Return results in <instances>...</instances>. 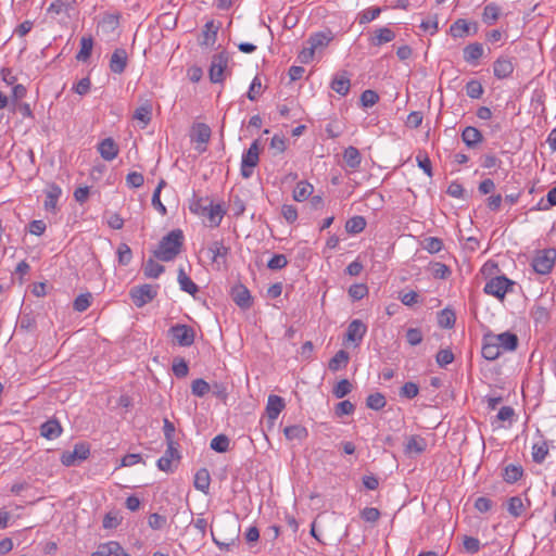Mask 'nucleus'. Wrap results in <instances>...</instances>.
<instances>
[{
  "instance_id": "1",
  "label": "nucleus",
  "mask_w": 556,
  "mask_h": 556,
  "mask_svg": "<svg viewBox=\"0 0 556 556\" xmlns=\"http://www.w3.org/2000/svg\"><path fill=\"white\" fill-rule=\"evenodd\" d=\"M182 244V230L174 229L161 239L157 248L153 251V256L162 262H170L180 253Z\"/></svg>"
},
{
  "instance_id": "2",
  "label": "nucleus",
  "mask_w": 556,
  "mask_h": 556,
  "mask_svg": "<svg viewBox=\"0 0 556 556\" xmlns=\"http://www.w3.org/2000/svg\"><path fill=\"white\" fill-rule=\"evenodd\" d=\"M556 260V250L555 249H544L539 251L536 255L532 260V267L535 273L540 275L549 274L555 265Z\"/></svg>"
},
{
  "instance_id": "3",
  "label": "nucleus",
  "mask_w": 556,
  "mask_h": 556,
  "mask_svg": "<svg viewBox=\"0 0 556 556\" xmlns=\"http://www.w3.org/2000/svg\"><path fill=\"white\" fill-rule=\"evenodd\" d=\"M157 289L159 285L153 286L144 283L131 288L129 295L137 307H142L155 299L157 295Z\"/></svg>"
},
{
  "instance_id": "4",
  "label": "nucleus",
  "mask_w": 556,
  "mask_h": 556,
  "mask_svg": "<svg viewBox=\"0 0 556 556\" xmlns=\"http://www.w3.org/2000/svg\"><path fill=\"white\" fill-rule=\"evenodd\" d=\"M260 149L258 141L254 140L250 148L243 153L241 161V176L243 178H250L253 174V168L258 164L260 161Z\"/></svg>"
},
{
  "instance_id": "5",
  "label": "nucleus",
  "mask_w": 556,
  "mask_h": 556,
  "mask_svg": "<svg viewBox=\"0 0 556 556\" xmlns=\"http://www.w3.org/2000/svg\"><path fill=\"white\" fill-rule=\"evenodd\" d=\"M90 455L89 444L80 442L75 444L73 451H66L61 456V463L66 466H76L83 460H86Z\"/></svg>"
},
{
  "instance_id": "6",
  "label": "nucleus",
  "mask_w": 556,
  "mask_h": 556,
  "mask_svg": "<svg viewBox=\"0 0 556 556\" xmlns=\"http://www.w3.org/2000/svg\"><path fill=\"white\" fill-rule=\"evenodd\" d=\"M173 341L179 346H190L194 342L195 331L191 326L177 324L169 328Z\"/></svg>"
},
{
  "instance_id": "7",
  "label": "nucleus",
  "mask_w": 556,
  "mask_h": 556,
  "mask_svg": "<svg viewBox=\"0 0 556 556\" xmlns=\"http://www.w3.org/2000/svg\"><path fill=\"white\" fill-rule=\"evenodd\" d=\"M513 285L514 282L506 278L505 276H497L490 279L485 283L483 291L486 294L503 300L505 298V294L508 292L509 287H511Z\"/></svg>"
},
{
  "instance_id": "8",
  "label": "nucleus",
  "mask_w": 556,
  "mask_h": 556,
  "mask_svg": "<svg viewBox=\"0 0 556 556\" xmlns=\"http://www.w3.org/2000/svg\"><path fill=\"white\" fill-rule=\"evenodd\" d=\"M228 61L229 58L226 52H219L213 55L208 70V75L212 83L217 84L224 80V72L227 68Z\"/></svg>"
},
{
  "instance_id": "9",
  "label": "nucleus",
  "mask_w": 556,
  "mask_h": 556,
  "mask_svg": "<svg viewBox=\"0 0 556 556\" xmlns=\"http://www.w3.org/2000/svg\"><path fill=\"white\" fill-rule=\"evenodd\" d=\"M489 338L491 342L496 343L502 352L516 351L519 344L517 334L510 331H505L498 334L489 332Z\"/></svg>"
},
{
  "instance_id": "10",
  "label": "nucleus",
  "mask_w": 556,
  "mask_h": 556,
  "mask_svg": "<svg viewBox=\"0 0 556 556\" xmlns=\"http://www.w3.org/2000/svg\"><path fill=\"white\" fill-rule=\"evenodd\" d=\"M212 130L208 125L204 123H198L192 126L191 140L197 142L199 146L197 149L200 152L205 151V144L210 141Z\"/></svg>"
},
{
  "instance_id": "11",
  "label": "nucleus",
  "mask_w": 556,
  "mask_h": 556,
  "mask_svg": "<svg viewBox=\"0 0 556 556\" xmlns=\"http://www.w3.org/2000/svg\"><path fill=\"white\" fill-rule=\"evenodd\" d=\"M231 296L233 302L243 309H248L252 306L253 301L249 289L243 285H237L231 290Z\"/></svg>"
},
{
  "instance_id": "12",
  "label": "nucleus",
  "mask_w": 556,
  "mask_h": 556,
  "mask_svg": "<svg viewBox=\"0 0 556 556\" xmlns=\"http://www.w3.org/2000/svg\"><path fill=\"white\" fill-rule=\"evenodd\" d=\"M90 556H130L123 546L116 541L102 543L98 546L97 551Z\"/></svg>"
},
{
  "instance_id": "13",
  "label": "nucleus",
  "mask_w": 556,
  "mask_h": 556,
  "mask_svg": "<svg viewBox=\"0 0 556 556\" xmlns=\"http://www.w3.org/2000/svg\"><path fill=\"white\" fill-rule=\"evenodd\" d=\"M366 325L359 319H354L348 326L345 339L358 345L366 334Z\"/></svg>"
},
{
  "instance_id": "14",
  "label": "nucleus",
  "mask_w": 556,
  "mask_h": 556,
  "mask_svg": "<svg viewBox=\"0 0 556 556\" xmlns=\"http://www.w3.org/2000/svg\"><path fill=\"white\" fill-rule=\"evenodd\" d=\"M128 55L125 49H115L110 59V70L114 74H122L126 70Z\"/></svg>"
},
{
  "instance_id": "15",
  "label": "nucleus",
  "mask_w": 556,
  "mask_h": 556,
  "mask_svg": "<svg viewBox=\"0 0 556 556\" xmlns=\"http://www.w3.org/2000/svg\"><path fill=\"white\" fill-rule=\"evenodd\" d=\"M180 458L176 445L167 444V448L162 457L157 460V467L162 471L169 472L173 470V462Z\"/></svg>"
},
{
  "instance_id": "16",
  "label": "nucleus",
  "mask_w": 556,
  "mask_h": 556,
  "mask_svg": "<svg viewBox=\"0 0 556 556\" xmlns=\"http://www.w3.org/2000/svg\"><path fill=\"white\" fill-rule=\"evenodd\" d=\"M514 72V64L510 58L500 56L493 64L494 76L498 79L507 78Z\"/></svg>"
},
{
  "instance_id": "17",
  "label": "nucleus",
  "mask_w": 556,
  "mask_h": 556,
  "mask_svg": "<svg viewBox=\"0 0 556 556\" xmlns=\"http://www.w3.org/2000/svg\"><path fill=\"white\" fill-rule=\"evenodd\" d=\"M285 400L279 395H269L266 405V414L269 420L275 421L285 408Z\"/></svg>"
},
{
  "instance_id": "18",
  "label": "nucleus",
  "mask_w": 556,
  "mask_h": 556,
  "mask_svg": "<svg viewBox=\"0 0 556 556\" xmlns=\"http://www.w3.org/2000/svg\"><path fill=\"white\" fill-rule=\"evenodd\" d=\"M98 151L103 160L113 161L119 149L112 138H105L98 144Z\"/></svg>"
},
{
  "instance_id": "19",
  "label": "nucleus",
  "mask_w": 556,
  "mask_h": 556,
  "mask_svg": "<svg viewBox=\"0 0 556 556\" xmlns=\"http://www.w3.org/2000/svg\"><path fill=\"white\" fill-rule=\"evenodd\" d=\"M395 38V33L389 27H381L375 30L369 38V43L374 47L391 42Z\"/></svg>"
},
{
  "instance_id": "20",
  "label": "nucleus",
  "mask_w": 556,
  "mask_h": 556,
  "mask_svg": "<svg viewBox=\"0 0 556 556\" xmlns=\"http://www.w3.org/2000/svg\"><path fill=\"white\" fill-rule=\"evenodd\" d=\"M62 194V189L56 184H50L46 190L45 208L49 212H55L56 203Z\"/></svg>"
},
{
  "instance_id": "21",
  "label": "nucleus",
  "mask_w": 556,
  "mask_h": 556,
  "mask_svg": "<svg viewBox=\"0 0 556 556\" xmlns=\"http://www.w3.org/2000/svg\"><path fill=\"white\" fill-rule=\"evenodd\" d=\"M462 139L468 148H475L483 140V136L479 129L467 126L462 132Z\"/></svg>"
},
{
  "instance_id": "22",
  "label": "nucleus",
  "mask_w": 556,
  "mask_h": 556,
  "mask_svg": "<svg viewBox=\"0 0 556 556\" xmlns=\"http://www.w3.org/2000/svg\"><path fill=\"white\" fill-rule=\"evenodd\" d=\"M62 433V427L56 419H49L40 427V434L48 439H56Z\"/></svg>"
},
{
  "instance_id": "23",
  "label": "nucleus",
  "mask_w": 556,
  "mask_h": 556,
  "mask_svg": "<svg viewBox=\"0 0 556 556\" xmlns=\"http://www.w3.org/2000/svg\"><path fill=\"white\" fill-rule=\"evenodd\" d=\"M331 40H332V35L330 31H328V33L319 31V33H315L309 36V38L307 39V45L314 51H316L318 49L326 48Z\"/></svg>"
},
{
  "instance_id": "24",
  "label": "nucleus",
  "mask_w": 556,
  "mask_h": 556,
  "mask_svg": "<svg viewBox=\"0 0 556 556\" xmlns=\"http://www.w3.org/2000/svg\"><path fill=\"white\" fill-rule=\"evenodd\" d=\"M331 89L339 93L340 96H345L350 91L351 81L346 72H343L340 75L333 77L331 85Z\"/></svg>"
},
{
  "instance_id": "25",
  "label": "nucleus",
  "mask_w": 556,
  "mask_h": 556,
  "mask_svg": "<svg viewBox=\"0 0 556 556\" xmlns=\"http://www.w3.org/2000/svg\"><path fill=\"white\" fill-rule=\"evenodd\" d=\"M481 353L482 356L488 361H495L502 353L496 343L490 341L489 333H485L483 336Z\"/></svg>"
},
{
  "instance_id": "26",
  "label": "nucleus",
  "mask_w": 556,
  "mask_h": 556,
  "mask_svg": "<svg viewBox=\"0 0 556 556\" xmlns=\"http://www.w3.org/2000/svg\"><path fill=\"white\" fill-rule=\"evenodd\" d=\"M464 60L469 63L473 64L477 62L480 58L483 55V46L480 42H473L469 43L464 48Z\"/></svg>"
},
{
  "instance_id": "27",
  "label": "nucleus",
  "mask_w": 556,
  "mask_h": 556,
  "mask_svg": "<svg viewBox=\"0 0 556 556\" xmlns=\"http://www.w3.org/2000/svg\"><path fill=\"white\" fill-rule=\"evenodd\" d=\"M218 26L213 21L206 22L202 30L201 46H212L217 38Z\"/></svg>"
},
{
  "instance_id": "28",
  "label": "nucleus",
  "mask_w": 556,
  "mask_h": 556,
  "mask_svg": "<svg viewBox=\"0 0 556 556\" xmlns=\"http://www.w3.org/2000/svg\"><path fill=\"white\" fill-rule=\"evenodd\" d=\"M211 484V476L206 468H200L194 475V488L207 494Z\"/></svg>"
},
{
  "instance_id": "29",
  "label": "nucleus",
  "mask_w": 556,
  "mask_h": 556,
  "mask_svg": "<svg viewBox=\"0 0 556 556\" xmlns=\"http://www.w3.org/2000/svg\"><path fill=\"white\" fill-rule=\"evenodd\" d=\"M178 283L182 291L189 293L190 295H195L199 291L198 286L191 280V278L185 273L184 268L180 267L178 269Z\"/></svg>"
},
{
  "instance_id": "30",
  "label": "nucleus",
  "mask_w": 556,
  "mask_h": 556,
  "mask_svg": "<svg viewBox=\"0 0 556 556\" xmlns=\"http://www.w3.org/2000/svg\"><path fill=\"white\" fill-rule=\"evenodd\" d=\"M224 215L225 210L220 204H213L212 202H210L207 204L206 214H204L203 216H207V218L211 222V226L218 227Z\"/></svg>"
},
{
  "instance_id": "31",
  "label": "nucleus",
  "mask_w": 556,
  "mask_h": 556,
  "mask_svg": "<svg viewBox=\"0 0 556 556\" xmlns=\"http://www.w3.org/2000/svg\"><path fill=\"white\" fill-rule=\"evenodd\" d=\"M350 359V355L346 351L340 350L338 351L332 358H330L328 363V368L336 372L342 368H344Z\"/></svg>"
},
{
  "instance_id": "32",
  "label": "nucleus",
  "mask_w": 556,
  "mask_h": 556,
  "mask_svg": "<svg viewBox=\"0 0 556 556\" xmlns=\"http://www.w3.org/2000/svg\"><path fill=\"white\" fill-rule=\"evenodd\" d=\"M143 275L146 278H157L161 274L164 273L165 267L153 258H149L142 266Z\"/></svg>"
},
{
  "instance_id": "33",
  "label": "nucleus",
  "mask_w": 556,
  "mask_h": 556,
  "mask_svg": "<svg viewBox=\"0 0 556 556\" xmlns=\"http://www.w3.org/2000/svg\"><path fill=\"white\" fill-rule=\"evenodd\" d=\"M283 433H285V437L290 441H292V440L302 441V440H305L308 435L306 428L303 426H300V425H293V426L286 427L283 429Z\"/></svg>"
},
{
  "instance_id": "34",
  "label": "nucleus",
  "mask_w": 556,
  "mask_h": 556,
  "mask_svg": "<svg viewBox=\"0 0 556 556\" xmlns=\"http://www.w3.org/2000/svg\"><path fill=\"white\" fill-rule=\"evenodd\" d=\"M313 186L307 181H300L293 190V199L298 202L305 201L313 193Z\"/></svg>"
},
{
  "instance_id": "35",
  "label": "nucleus",
  "mask_w": 556,
  "mask_h": 556,
  "mask_svg": "<svg viewBox=\"0 0 556 556\" xmlns=\"http://www.w3.org/2000/svg\"><path fill=\"white\" fill-rule=\"evenodd\" d=\"M366 219L363 216H353L345 223V230L348 233L356 235L362 232L366 227Z\"/></svg>"
},
{
  "instance_id": "36",
  "label": "nucleus",
  "mask_w": 556,
  "mask_h": 556,
  "mask_svg": "<svg viewBox=\"0 0 556 556\" xmlns=\"http://www.w3.org/2000/svg\"><path fill=\"white\" fill-rule=\"evenodd\" d=\"M548 454V445L544 439L534 443L532 446V459L534 463L541 464L544 462Z\"/></svg>"
},
{
  "instance_id": "37",
  "label": "nucleus",
  "mask_w": 556,
  "mask_h": 556,
  "mask_svg": "<svg viewBox=\"0 0 556 556\" xmlns=\"http://www.w3.org/2000/svg\"><path fill=\"white\" fill-rule=\"evenodd\" d=\"M343 159L351 168H357L361 165L362 156L355 147H349L344 150Z\"/></svg>"
},
{
  "instance_id": "38",
  "label": "nucleus",
  "mask_w": 556,
  "mask_h": 556,
  "mask_svg": "<svg viewBox=\"0 0 556 556\" xmlns=\"http://www.w3.org/2000/svg\"><path fill=\"white\" fill-rule=\"evenodd\" d=\"M501 13V9L496 3H489L483 9L482 20L485 24L492 25L494 24Z\"/></svg>"
},
{
  "instance_id": "39",
  "label": "nucleus",
  "mask_w": 556,
  "mask_h": 556,
  "mask_svg": "<svg viewBox=\"0 0 556 556\" xmlns=\"http://www.w3.org/2000/svg\"><path fill=\"white\" fill-rule=\"evenodd\" d=\"M522 473L523 469L521 466L510 464L504 468L503 479L507 483H515L522 477Z\"/></svg>"
},
{
  "instance_id": "40",
  "label": "nucleus",
  "mask_w": 556,
  "mask_h": 556,
  "mask_svg": "<svg viewBox=\"0 0 556 556\" xmlns=\"http://www.w3.org/2000/svg\"><path fill=\"white\" fill-rule=\"evenodd\" d=\"M212 539L220 549L230 551V548L237 544L238 533L233 529L232 534L226 541H222L219 538V532L215 533L212 531Z\"/></svg>"
},
{
  "instance_id": "41",
  "label": "nucleus",
  "mask_w": 556,
  "mask_h": 556,
  "mask_svg": "<svg viewBox=\"0 0 556 556\" xmlns=\"http://www.w3.org/2000/svg\"><path fill=\"white\" fill-rule=\"evenodd\" d=\"M456 316L454 311L444 308L438 314V324L441 328L450 329L455 325Z\"/></svg>"
},
{
  "instance_id": "42",
  "label": "nucleus",
  "mask_w": 556,
  "mask_h": 556,
  "mask_svg": "<svg viewBox=\"0 0 556 556\" xmlns=\"http://www.w3.org/2000/svg\"><path fill=\"white\" fill-rule=\"evenodd\" d=\"M208 252L212 254V261L217 262L219 257L226 258L229 248L223 241H213L208 247Z\"/></svg>"
},
{
  "instance_id": "43",
  "label": "nucleus",
  "mask_w": 556,
  "mask_h": 556,
  "mask_svg": "<svg viewBox=\"0 0 556 556\" xmlns=\"http://www.w3.org/2000/svg\"><path fill=\"white\" fill-rule=\"evenodd\" d=\"M152 115V104L147 101L144 104L136 109L134 113V118L143 123V126H147L151 122Z\"/></svg>"
},
{
  "instance_id": "44",
  "label": "nucleus",
  "mask_w": 556,
  "mask_h": 556,
  "mask_svg": "<svg viewBox=\"0 0 556 556\" xmlns=\"http://www.w3.org/2000/svg\"><path fill=\"white\" fill-rule=\"evenodd\" d=\"M451 35L455 38H464L469 33V24L464 18L455 21L450 28Z\"/></svg>"
},
{
  "instance_id": "45",
  "label": "nucleus",
  "mask_w": 556,
  "mask_h": 556,
  "mask_svg": "<svg viewBox=\"0 0 556 556\" xmlns=\"http://www.w3.org/2000/svg\"><path fill=\"white\" fill-rule=\"evenodd\" d=\"M92 47H93L92 38L91 37H83L80 39V50L77 53L76 59L78 61H83V62L87 61L91 55Z\"/></svg>"
},
{
  "instance_id": "46",
  "label": "nucleus",
  "mask_w": 556,
  "mask_h": 556,
  "mask_svg": "<svg viewBox=\"0 0 556 556\" xmlns=\"http://www.w3.org/2000/svg\"><path fill=\"white\" fill-rule=\"evenodd\" d=\"M366 405L370 409L380 410L387 405L386 396L380 392L369 394L366 399Z\"/></svg>"
},
{
  "instance_id": "47",
  "label": "nucleus",
  "mask_w": 556,
  "mask_h": 556,
  "mask_svg": "<svg viewBox=\"0 0 556 556\" xmlns=\"http://www.w3.org/2000/svg\"><path fill=\"white\" fill-rule=\"evenodd\" d=\"M507 510L515 518L521 516V514L525 511L522 498L520 496H513L508 498Z\"/></svg>"
},
{
  "instance_id": "48",
  "label": "nucleus",
  "mask_w": 556,
  "mask_h": 556,
  "mask_svg": "<svg viewBox=\"0 0 556 556\" xmlns=\"http://www.w3.org/2000/svg\"><path fill=\"white\" fill-rule=\"evenodd\" d=\"M229 438L225 434H218L211 441V448L217 453H225L229 448Z\"/></svg>"
},
{
  "instance_id": "49",
  "label": "nucleus",
  "mask_w": 556,
  "mask_h": 556,
  "mask_svg": "<svg viewBox=\"0 0 556 556\" xmlns=\"http://www.w3.org/2000/svg\"><path fill=\"white\" fill-rule=\"evenodd\" d=\"M166 185L164 179H161L157 187L155 188L153 194H152V205L155 210H157L162 215H166L167 210L161 202V190Z\"/></svg>"
},
{
  "instance_id": "50",
  "label": "nucleus",
  "mask_w": 556,
  "mask_h": 556,
  "mask_svg": "<svg viewBox=\"0 0 556 556\" xmlns=\"http://www.w3.org/2000/svg\"><path fill=\"white\" fill-rule=\"evenodd\" d=\"M466 93L471 99H480L483 94V87L479 80L471 79L466 84Z\"/></svg>"
},
{
  "instance_id": "51",
  "label": "nucleus",
  "mask_w": 556,
  "mask_h": 556,
  "mask_svg": "<svg viewBox=\"0 0 556 556\" xmlns=\"http://www.w3.org/2000/svg\"><path fill=\"white\" fill-rule=\"evenodd\" d=\"M426 448V442L422 438H419V437H416V435H412L408 441H407V444H406V451L412 453H417V454H420L425 451Z\"/></svg>"
},
{
  "instance_id": "52",
  "label": "nucleus",
  "mask_w": 556,
  "mask_h": 556,
  "mask_svg": "<svg viewBox=\"0 0 556 556\" xmlns=\"http://www.w3.org/2000/svg\"><path fill=\"white\" fill-rule=\"evenodd\" d=\"M422 247L429 253H439L443 248V241L437 237H428L422 241Z\"/></svg>"
},
{
  "instance_id": "53",
  "label": "nucleus",
  "mask_w": 556,
  "mask_h": 556,
  "mask_svg": "<svg viewBox=\"0 0 556 556\" xmlns=\"http://www.w3.org/2000/svg\"><path fill=\"white\" fill-rule=\"evenodd\" d=\"M118 263L122 266H127L132 258V252L128 244L121 243L117 248Z\"/></svg>"
},
{
  "instance_id": "54",
  "label": "nucleus",
  "mask_w": 556,
  "mask_h": 556,
  "mask_svg": "<svg viewBox=\"0 0 556 556\" xmlns=\"http://www.w3.org/2000/svg\"><path fill=\"white\" fill-rule=\"evenodd\" d=\"M210 384L204 379L199 378L192 381L191 391L195 396H204L210 392Z\"/></svg>"
},
{
  "instance_id": "55",
  "label": "nucleus",
  "mask_w": 556,
  "mask_h": 556,
  "mask_svg": "<svg viewBox=\"0 0 556 556\" xmlns=\"http://www.w3.org/2000/svg\"><path fill=\"white\" fill-rule=\"evenodd\" d=\"M352 391V383L348 379L340 380L333 388L332 393L337 399H342Z\"/></svg>"
},
{
  "instance_id": "56",
  "label": "nucleus",
  "mask_w": 556,
  "mask_h": 556,
  "mask_svg": "<svg viewBox=\"0 0 556 556\" xmlns=\"http://www.w3.org/2000/svg\"><path fill=\"white\" fill-rule=\"evenodd\" d=\"M359 100L364 108H371L379 101V96L375 90L367 89L362 92Z\"/></svg>"
},
{
  "instance_id": "57",
  "label": "nucleus",
  "mask_w": 556,
  "mask_h": 556,
  "mask_svg": "<svg viewBox=\"0 0 556 556\" xmlns=\"http://www.w3.org/2000/svg\"><path fill=\"white\" fill-rule=\"evenodd\" d=\"M380 13H381V8H379V7L368 8L359 14L358 22H359V24H367V23L376 20L380 15Z\"/></svg>"
},
{
  "instance_id": "58",
  "label": "nucleus",
  "mask_w": 556,
  "mask_h": 556,
  "mask_svg": "<svg viewBox=\"0 0 556 556\" xmlns=\"http://www.w3.org/2000/svg\"><path fill=\"white\" fill-rule=\"evenodd\" d=\"M92 295L90 293L79 294L73 304L76 312H85L91 305Z\"/></svg>"
},
{
  "instance_id": "59",
  "label": "nucleus",
  "mask_w": 556,
  "mask_h": 556,
  "mask_svg": "<svg viewBox=\"0 0 556 556\" xmlns=\"http://www.w3.org/2000/svg\"><path fill=\"white\" fill-rule=\"evenodd\" d=\"M368 293V288L364 283H355L349 288V295L354 301H359L365 298Z\"/></svg>"
},
{
  "instance_id": "60",
  "label": "nucleus",
  "mask_w": 556,
  "mask_h": 556,
  "mask_svg": "<svg viewBox=\"0 0 556 556\" xmlns=\"http://www.w3.org/2000/svg\"><path fill=\"white\" fill-rule=\"evenodd\" d=\"M189 367L184 358H175L173 363V372L177 378H184L188 375Z\"/></svg>"
},
{
  "instance_id": "61",
  "label": "nucleus",
  "mask_w": 556,
  "mask_h": 556,
  "mask_svg": "<svg viewBox=\"0 0 556 556\" xmlns=\"http://www.w3.org/2000/svg\"><path fill=\"white\" fill-rule=\"evenodd\" d=\"M419 393V387L415 382H405L400 390V395L406 399H414Z\"/></svg>"
},
{
  "instance_id": "62",
  "label": "nucleus",
  "mask_w": 556,
  "mask_h": 556,
  "mask_svg": "<svg viewBox=\"0 0 556 556\" xmlns=\"http://www.w3.org/2000/svg\"><path fill=\"white\" fill-rule=\"evenodd\" d=\"M435 361L440 367H445L454 361V354L450 349L440 350Z\"/></svg>"
},
{
  "instance_id": "63",
  "label": "nucleus",
  "mask_w": 556,
  "mask_h": 556,
  "mask_svg": "<svg viewBox=\"0 0 556 556\" xmlns=\"http://www.w3.org/2000/svg\"><path fill=\"white\" fill-rule=\"evenodd\" d=\"M288 260L283 254H275L267 263V267L271 270H278L286 267Z\"/></svg>"
},
{
  "instance_id": "64",
  "label": "nucleus",
  "mask_w": 556,
  "mask_h": 556,
  "mask_svg": "<svg viewBox=\"0 0 556 556\" xmlns=\"http://www.w3.org/2000/svg\"><path fill=\"white\" fill-rule=\"evenodd\" d=\"M361 517L366 522L375 523L380 518V511L375 507H366L361 511Z\"/></svg>"
}]
</instances>
